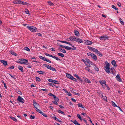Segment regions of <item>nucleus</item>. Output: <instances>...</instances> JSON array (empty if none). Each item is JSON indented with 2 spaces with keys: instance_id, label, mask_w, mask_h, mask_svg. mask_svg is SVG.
<instances>
[{
  "instance_id": "nucleus-34",
  "label": "nucleus",
  "mask_w": 125,
  "mask_h": 125,
  "mask_svg": "<svg viewBox=\"0 0 125 125\" xmlns=\"http://www.w3.org/2000/svg\"><path fill=\"white\" fill-rule=\"evenodd\" d=\"M58 113H61L63 115H64L65 114L64 112L60 110H58L57 111Z\"/></svg>"
},
{
  "instance_id": "nucleus-32",
  "label": "nucleus",
  "mask_w": 125,
  "mask_h": 125,
  "mask_svg": "<svg viewBox=\"0 0 125 125\" xmlns=\"http://www.w3.org/2000/svg\"><path fill=\"white\" fill-rule=\"evenodd\" d=\"M10 53L12 54V55L16 56L17 55V54L13 51H11L10 52Z\"/></svg>"
},
{
  "instance_id": "nucleus-31",
  "label": "nucleus",
  "mask_w": 125,
  "mask_h": 125,
  "mask_svg": "<svg viewBox=\"0 0 125 125\" xmlns=\"http://www.w3.org/2000/svg\"><path fill=\"white\" fill-rule=\"evenodd\" d=\"M57 55L62 57H63L64 56V54L62 53H58Z\"/></svg>"
},
{
  "instance_id": "nucleus-55",
  "label": "nucleus",
  "mask_w": 125,
  "mask_h": 125,
  "mask_svg": "<svg viewBox=\"0 0 125 125\" xmlns=\"http://www.w3.org/2000/svg\"><path fill=\"white\" fill-rule=\"evenodd\" d=\"M36 79L37 81H40L41 80L38 77H36Z\"/></svg>"
},
{
  "instance_id": "nucleus-24",
  "label": "nucleus",
  "mask_w": 125,
  "mask_h": 125,
  "mask_svg": "<svg viewBox=\"0 0 125 125\" xmlns=\"http://www.w3.org/2000/svg\"><path fill=\"white\" fill-rule=\"evenodd\" d=\"M47 2L49 4V5L50 6H54V4L51 1H48Z\"/></svg>"
},
{
  "instance_id": "nucleus-16",
  "label": "nucleus",
  "mask_w": 125,
  "mask_h": 125,
  "mask_svg": "<svg viewBox=\"0 0 125 125\" xmlns=\"http://www.w3.org/2000/svg\"><path fill=\"white\" fill-rule=\"evenodd\" d=\"M112 64L114 66H115L116 67L117 66L116 62L115 60H113L111 62Z\"/></svg>"
},
{
  "instance_id": "nucleus-23",
  "label": "nucleus",
  "mask_w": 125,
  "mask_h": 125,
  "mask_svg": "<svg viewBox=\"0 0 125 125\" xmlns=\"http://www.w3.org/2000/svg\"><path fill=\"white\" fill-rule=\"evenodd\" d=\"M84 81L88 83H91L89 79H88L87 78H85L84 80Z\"/></svg>"
},
{
  "instance_id": "nucleus-20",
  "label": "nucleus",
  "mask_w": 125,
  "mask_h": 125,
  "mask_svg": "<svg viewBox=\"0 0 125 125\" xmlns=\"http://www.w3.org/2000/svg\"><path fill=\"white\" fill-rule=\"evenodd\" d=\"M96 53L98 55L100 56L101 57L103 56L102 54L98 50L97 51Z\"/></svg>"
},
{
  "instance_id": "nucleus-25",
  "label": "nucleus",
  "mask_w": 125,
  "mask_h": 125,
  "mask_svg": "<svg viewBox=\"0 0 125 125\" xmlns=\"http://www.w3.org/2000/svg\"><path fill=\"white\" fill-rule=\"evenodd\" d=\"M97 93L99 94L100 96H103V93L100 91H97Z\"/></svg>"
},
{
  "instance_id": "nucleus-57",
  "label": "nucleus",
  "mask_w": 125,
  "mask_h": 125,
  "mask_svg": "<svg viewBox=\"0 0 125 125\" xmlns=\"http://www.w3.org/2000/svg\"><path fill=\"white\" fill-rule=\"evenodd\" d=\"M17 93L18 94L20 95H21L22 94V92L19 90L17 91Z\"/></svg>"
},
{
  "instance_id": "nucleus-52",
  "label": "nucleus",
  "mask_w": 125,
  "mask_h": 125,
  "mask_svg": "<svg viewBox=\"0 0 125 125\" xmlns=\"http://www.w3.org/2000/svg\"><path fill=\"white\" fill-rule=\"evenodd\" d=\"M73 123L76 125H77L78 123L76 121V120H74V121H73Z\"/></svg>"
},
{
  "instance_id": "nucleus-22",
  "label": "nucleus",
  "mask_w": 125,
  "mask_h": 125,
  "mask_svg": "<svg viewBox=\"0 0 125 125\" xmlns=\"http://www.w3.org/2000/svg\"><path fill=\"white\" fill-rule=\"evenodd\" d=\"M37 73L41 74H44L45 73L44 72H43L42 71H37Z\"/></svg>"
},
{
  "instance_id": "nucleus-50",
  "label": "nucleus",
  "mask_w": 125,
  "mask_h": 125,
  "mask_svg": "<svg viewBox=\"0 0 125 125\" xmlns=\"http://www.w3.org/2000/svg\"><path fill=\"white\" fill-rule=\"evenodd\" d=\"M85 60L86 61V62L88 63L90 61L89 59L88 58H86L85 59Z\"/></svg>"
},
{
  "instance_id": "nucleus-26",
  "label": "nucleus",
  "mask_w": 125,
  "mask_h": 125,
  "mask_svg": "<svg viewBox=\"0 0 125 125\" xmlns=\"http://www.w3.org/2000/svg\"><path fill=\"white\" fill-rule=\"evenodd\" d=\"M10 118L12 119L14 121L16 122L17 121V119L16 118H15L12 117V116H10Z\"/></svg>"
},
{
  "instance_id": "nucleus-39",
  "label": "nucleus",
  "mask_w": 125,
  "mask_h": 125,
  "mask_svg": "<svg viewBox=\"0 0 125 125\" xmlns=\"http://www.w3.org/2000/svg\"><path fill=\"white\" fill-rule=\"evenodd\" d=\"M112 104L113 105V106L114 107H115L116 106L117 107V106L116 104L113 101L112 102Z\"/></svg>"
},
{
  "instance_id": "nucleus-35",
  "label": "nucleus",
  "mask_w": 125,
  "mask_h": 125,
  "mask_svg": "<svg viewBox=\"0 0 125 125\" xmlns=\"http://www.w3.org/2000/svg\"><path fill=\"white\" fill-rule=\"evenodd\" d=\"M25 11L26 14H30L29 11L27 9H25Z\"/></svg>"
},
{
  "instance_id": "nucleus-56",
  "label": "nucleus",
  "mask_w": 125,
  "mask_h": 125,
  "mask_svg": "<svg viewBox=\"0 0 125 125\" xmlns=\"http://www.w3.org/2000/svg\"><path fill=\"white\" fill-rule=\"evenodd\" d=\"M54 100L55 101H57V102H58L59 99L58 98L56 97L54 99Z\"/></svg>"
},
{
  "instance_id": "nucleus-43",
  "label": "nucleus",
  "mask_w": 125,
  "mask_h": 125,
  "mask_svg": "<svg viewBox=\"0 0 125 125\" xmlns=\"http://www.w3.org/2000/svg\"><path fill=\"white\" fill-rule=\"evenodd\" d=\"M110 70L111 71V72H112V74H113L114 73L113 71L114 70V68L112 67H111V68L110 69Z\"/></svg>"
},
{
  "instance_id": "nucleus-63",
  "label": "nucleus",
  "mask_w": 125,
  "mask_h": 125,
  "mask_svg": "<svg viewBox=\"0 0 125 125\" xmlns=\"http://www.w3.org/2000/svg\"><path fill=\"white\" fill-rule=\"evenodd\" d=\"M45 54L46 55L50 57H51V55L49 54H48L47 53H45Z\"/></svg>"
},
{
  "instance_id": "nucleus-12",
  "label": "nucleus",
  "mask_w": 125,
  "mask_h": 125,
  "mask_svg": "<svg viewBox=\"0 0 125 125\" xmlns=\"http://www.w3.org/2000/svg\"><path fill=\"white\" fill-rule=\"evenodd\" d=\"M75 41L80 43H83V41L82 39L76 37L75 40Z\"/></svg>"
},
{
  "instance_id": "nucleus-6",
  "label": "nucleus",
  "mask_w": 125,
  "mask_h": 125,
  "mask_svg": "<svg viewBox=\"0 0 125 125\" xmlns=\"http://www.w3.org/2000/svg\"><path fill=\"white\" fill-rule=\"evenodd\" d=\"M17 101H19L20 103H24V100L21 96H19L18 97V98L17 99Z\"/></svg>"
},
{
  "instance_id": "nucleus-18",
  "label": "nucleus",
  "mask_w": 125,
  "mask_h": 125,
  "mask_svg": "<svg viewBox=\"0 0 125 125\" xmlns=\"http://www.w3.org/2000/svg\"><path fill=\"white\" fill-rule=\"evenodd\" d=\"M18 69L20 70L22 72H24L23 68L21 66H19L18 67Z\"/></svg>"
},
{
  "instance_id": "nucleus-14",
  "label": "nucleus",
  "mask_w": 125,
  "mask_h": 125,
  "mask_svg": "<svg viewBox=\"0 0 125 125\" xmlns=\"http://www.w3.org/2000/svg\"><path fill=\"white\" fill-rule=\"evenodd\" d=\"M76 37L75 36H71L69 38L70 41H71L73 40L75 41Z\"/></svg>"
},
{
  "instance_id": "nucleus-53",
  "label": "nucleus",
  "mask_w": 125,
  "mask_h": 125,
  "mask_svg": "<svg viewBox=\"0 0 125 125\" xmlns=\"http://www.w3.org/2000/svg\"><path fill=\"white\" fill-rule=\"evenodd\" d=\"M102 97L103 98L104 100H106L107 97L104 96H102Z\"/></svg>"
},
{
  "instance_id": "nucleus-60",
  "label": "nucleus",
  "mask_w": 125,
  "mask_h": 125,
  "mask_svg": "<svg viewBox=\"0 0 125 125\" xmlns=\"http://www.w3.org/2000/svg\"><path fill=\"white\" fill-rule=\"evenodd\" d=\"M117 5L119 7H120L121 6V4L120 2H118L117 3Z\"/></svg>"
},
{
  "instance_id": "nucleus-15",
  "label": "nucleus",
  "mask_w": 125,
  "mask_h": 125,
  "mask_svg": "<svg viewBox=\"0 0 125 125\" xmlns=\"http://www.w3.org/2000/svg\"><path fill=\"white\" fill-rule=\"evenodd\" d=\"M86 44L87 45H90L92 44L93 42L87 40L86 42H85Z\"/></svg>"
},
{
  "instance_id": "nucleus-33",
  "label": "nucleus",
  "mask_w": 125,
  "mask_h": 125,
  "mask_svg": "<svg viewBox=\"0 0 125 125\" xmlns=\"http://www.w3.org/2000/svg\"><path fill=\"white\" fill-rule=\"evenodd\" d=\"M78 107H80L83 108L84 107L82 105V104L81 103L78 104H77Z\"/></svg>"
},
{
  "instance_id": "nucleus-59",
  "label": "nucleus",
  "mask_w": 125,
  "mask_h": 125,
  "mask_svg": "<svg viewBox=\"0 0 125 125\" xmlns=\"http://www.w3.org/2000/svg\"><path fill=\"white\" fill-rule=\"evenodd\" d=\"M85 69L86 71H88V72H90V70L89 68L86 67L85 68Z\"/></svg>"
},
{
  "instance_id": "nucleus-47",
  "label": "nucleus",
  "mask_w": 125,
  "mask_h": 125,
  "mask_svg": "<svg viewBox=\"0 0 125 125\" xmlns=\"http://www.w3.org/2000/svg\"><path fill=\"white\" fill-rule=\"evenodd\" d=\"M77 116L78 117L79 119H80L81 120V121L82 120V118H81V117L80 115L79 114H78L77 115Z\"/></svg>"
},
{
  "instance_id": "nucleus-44",
  "label": "nucleus",
  "mask_w": 125,
  "mask_h": 125,
  "mask_svg": "<svg viewBox=\"0 0 125 125\" xmlns=\"http://www.w3.org/2000/svg\"><path fill=\"white\" fill-rule=\"evenodd\" d=\"M65 93H67V94L68 95L71 96L72 95V94H71L70 92H69L68 91L65 92Z\"/></svg>"
},
{
  "instance_id": "nucleus-29",
  "label": "nucleus",
  "mask_w": 125,
  "mask_h": 125,
  "mask_svg": "<svg viewBox=\"0 0 125 125\" xmlns=\"http://www.w3.org/2000/svg\"><path fill=\"white\" fill-rule=\"evenodd\" d=\"M65 49H67L69 50H71L72 49V48L71 47H68L66 46Z\"/></svg>"
},
{
  "instance_id": "nucleus-28",
  "label": "nucleus",
  "mask_w": 125,
  "mask_h": 125,
  "mask_svg": "<svg viewBox=\"0 0 125 125\" xmlns=\"http://www.w3.org/2000/svg\"><path fill=\"white\" fill-rule=\"evenodd\" d=\"M120 22L121 24L122 25L124 24V22L123 21L122 19L121 18L119 19Z\"/></svg>"
},
{
  "instance_id": "nucleus-46",
  "label": "nucleus",
  "mask_w": 125,
  "mask_h": 125,
  "mask_svg": "<svg viewBox=\"0 0 125 125\" xmlns=\"http://www.w3.org/2000/svg\"><path fill=\"white\" fill-rule=\"evenodd\" d=\"M41 114L44 116L45 117H47V115L46 114H45V113H43V112Z\"/></svg>"
},
{
  "instance_id": "nucleus-7",
  "label": "nucleus",
  "mask_w": 125,
  "mask_h": 125,
  "mask_svg": "<svg viewBox=\"0 0 125 125\" xmlns=\"http://www.w3.org/2000/svg\"><path fill=\"white\" fill-rule=\"evenodd\" d=\"M32 103L33 104V105L35 108V109H36L37 108V107H40V105L34 100H33Z\"/></svg>"
},
{
  "instance_id": "nucleus-48",
  "label": "nucleus",
  "mask_w": 125,
  "mask_h": 125,
  "mask_svg": "<svg viewBox=\"0 0 125 125\" xmlns=\"http://www.w3.org/2000/svg\"><path fill=\"white\" fill-rule=\"evenodd\" d=\"M77 79L79 80V82H82V79H81V78L79 76Z\"/></svg>"
},
{
  "instance_id": "nucleus-38",
  "label": "nucleus",
  "mask_w": 125,
  "mask_h": 125,
  "mask_svg": "<svg viewBox=\"0 0 125 125\" xmlns=\"http://www.w3.org/2000/svg\"><path fill=\"white\" fill-rule=\"evenodd\" d=\"M94 68L95 69V70L97 71H99V69L95 65H94Z\"/></svg>"
},
{
  "instance_id": "nucleus-27",
  "label": "nucleus",
  "mask_w": 125,
  "mask_h": 125,
  "mask_svg": "<svg viewBox=\"0 0 125 125\" xmlns=\"http://www.w3.org/2000/svg\"><path fill=\"white\" fill-rule=\"evenodd\" d=\"M36 110L37 112L41 114L42 112V111L38 109V108L36 109Z\"/></svg>"
},
{
  "instance_id": "nucleus-11",
  "label": "nucleus",
  "mask_w": 125,
  "mask_h": 125,
  "mask_svg": "<svg viewBox=\"0 0 125 125\" xmlns=\"http://www.w3.org/2000/svg\"><path fill=\"white\" fill-rule=\"evenodd\" d=\"M0 62L2 63L5 66H6L8 64V63L6 61L4 60H1L0 61Z\"/></svg>"
},
{
  "instance_id": "nucleus-62",
  "label": "nucleus",
  "mask_w": 125,
  "mask_h": 125,
  "mask_svg": "<svg viewBox=\"0 0 125 125\" xmlns=\"http://www.w3.org/2000/svg\"><path fill=\"white\" fill-rule=\"evenodd\" d=\"M36 35H37L38 36H42V34L40 33H36Z\"/></svg>"
},
{
  "instance_id": "nucleus-8",
  "label": "nucleus",
  "mask_w": 125,
  "mask_h": 125,
  "mask_svg": "<svg viewBox=\"0 0 125 125\" xmlns=\"http://www.w3.org/2000/svg\"><path fill=\"white\" fill-rule=\"evenodd\" d=\"M19 60L21 61L22 64H25L27 63L26 62H27V60L26 59H23L22 58H20L19 59Z\"/></svg>"
},
{
  "instance_id": "nucleus-3",
  "label": "nucleus",
  "mask_w": 125,
  "mask_h": 125,
  "mask_svg": "<svg viewBox=\"0 0 125 125\" xmlns=\"http://www.w3.org/2000/svg\"><path fill=\"white\" fill-rule=\"evenodd\" d=\"M27 27L31 31L33 32H35L37 30L36 28L33 26H27Z\"/></svg>"
},
{
  "instance_id": "nucleus-21",
  "label": "nucleus",
  "mask_w": 125,
  "mask_h": 125,
  "mask_svg": "<svg viewBox=\"0 0 125 125\" xmlns=\"http://www.w3.org/2000/svg\"><path fill=\"white\" fill-rule=\"evenodd\" d=\"M74 31L75 34L76 36H78L79 35V33L76 30H75Z\"/></svg>"
},
{
  "instance_id": "nucleus-37",
  "label": "nucleus",
  "mask_w": 125,
  "mask_h": 125,
  "mask_svg": "<svg viewBox=\"0 0 125 125\" xmlns=\"http://www.w3.org/2000/svg\"><path fill=\"white\" fill-rule=\"evenodd\" d=\"M98 51V50L95 48H93V49H92V51H93V52L96 53L97 51Z\"/></svg>"
},
{
  "instance_id": "nucleus-36",
  "label": "nucleus",
  "mask_w": 125,
  "mask_h": 125,
  "mask_svg": "<svg viewBox=\"0 0 125 125\" xmlns=\"http://www.w3.org/2000/svg\"><path fill=\"white\" fill-rule=\"evenodd\" d=\"M8 74L10 75L11 77L13 78L14 79H15L16 78L15 77V75H12L11 74L9 73Z\"/></svg>"
},
{
  "instance_id": "nucleus-1",
  "label": "nucleus",
  "mask_w": 125,
  "mask_h": 125,
  "mask_svg": "<svg viewBox=\"0 0 125 125\" xmlns=\"http://www.w3.org/2000/svg\"><path fill=\"white\" fill-rule=\"evenodd\" d=\"M106 66H105V69H104L105 72L108 73H110V64L108 62H105Z\"/></svg>"
},
{
  "instance_id": "nucleus-10",
  "label": "nucleus",
  "mask_w": 125,
  "mask_h": 125,
  "mask_svg": "<svg viewBox=\"0 0 125 125\" xmlns=\"http://www.w3.org/2000/svg\"><path fill=\"white\" fill-rule=\"evenodd\" d=\"M21 0H15L13 2V3L15 4H21Z\"/></svg>"
},
{
  "instance_id": "nucleus-58",
  "label": "nucleus",
  "mask_w": 125,
  "mask_h": 125,
  "mask_svg": "<svg viewBox=\"0 0 125 125\" xmlns=\"http://www.w3.org/2000/svg\"><path fill=\"white\" fill-rule=\"evenodd\" d=\"M81 60L86 65L87 64L86 60H85L84 59H82Z\"/></svg>"
},
{
  "instance_id": "nucleus-41",
  "label": "nucleus",
  "mask_w": 125,
  "mask_h": 125,
  "mask_svg": "<svg viewBox=\"0 0 125 125\" xmlns=\"http://www.w3.org/2000/svg\"><path fill=\"white\" fill-rule=\"evenodd\" d=\"M112 7L113 8L115 9V10H118V9L117 8H116L115 6L114 5H112Z\"/></svg>"
},
{
  "instance_id": "nucleus-9",
  "label": "nucleus",
  "mask_w": 125,
  "mask_h": 125,
  "mask_svg": "<svg viewBox=\"0 0 125 125\" xmlns=\"http://www.w3.org/2000/svg\"><path fill=\"white\" fill-rule=\"evenodd\" d=\"M108 38V36L106 35H103L100 37L99 39L102 40H106Z\"/></svg>"
},
{
  "instance_id": "nucleus-5",
  "label": "nucleus",
  "mask_w": 125,
  "mask_h": 125,
  "mask_svg": "<svg viewBox=\"0 0 125 125\" xmlns=\"http://www.w3.org/2000/svg\"><path fill=\"white\" fill-rule=\"evenodd\" d=\"M99 82L100 84L102 86V87L104 88H105L106 85V82L105 80H103L101 81H100Z\"/></svg>"
},
{
  "instance_id": "nucleus-51",
  "label": "nucleus",
  "mask_w": 125,
  "mask_h": 125,
  "mask_svg": "<svg viewBox=\"0 0 125 125\" xmlns=\"http://www.w3.org/2000/svg\"><path fill=\"white\" fill-rule=\"evenodd\" d=\"M89 64H91V65H94L95 64H94V63L93 62L90 61L89 62Z\"/></svg>"
},
{
  "instance_id": "nucleus-4",
  "label": "nucleus",
  "mask_w": 125,
  "mask_h": 125,
  "mask_svg": "<svg viewBox=\"0 0 125 125\" xmlns=\"http://www.w3.org/2000/svg\"><path fill=\"white\" fill-rule=\"evenodd\" d=\"M43 65L47 67L48 69H50L51 70H52L53 71H56V70L54 68H53L52 67L46 64H43Z\"/></svg>"
},
{
  "instance_id": "nucleus-19",
  "label": "nucleus",
  "mask_w": 125,
  "mask_h": 125,
  "mask_svg": "<svg viewBox=\"0 0 125 125\" xmlns=\"http://www.w3.org/2000/svg\"><path fill=\"white\" fill-rule=\"evenodd\" d=\"M39 57L40 58L44 61H46V60L47 59L46 58L43 57L41 56H39Z\"/></svg>"
},
{
  "instance_id": "nucleus-42",
  "label": "nucleus",
  "mask_w": 125,
  "mask_h": 125,
  "mask_svg": "<svg viewBox=\"0 0 125 125\" xmlns=\"http://www.w3.org/2000/svg\"><path fill=\"white\" fill-rule=\"evenodd\" d=\"M24 49L25 50L27 51L28 52L30 51V49L27 47H26L24 48Z\"/></svg>"
},
{
  "instance_id": "nucleus-30",
  "label": "nucleus",
  "mask_w": 125,
  "mask_h": 125,
  "mask_svg": "<svg viewBox=\"0 0 125 125\" xmlns=\"http://www.w3.org/2000/svg\"><path fill=\"white\" fill-rule=\"evenodd\" d=\"M49 85L52 86L53 87H55L56 88H58V86H56L55 85L52 83H50L49 84Z\"/></svg>"
},
{
  "instance_id": "nucleus-54",
  "label": "nucleus",
  "mask_w": 125,
  "mask_h": 125,
  "mask_svg": "<svg viewBox=\"0 0 125 125\" xmlns=\"http://www.w3.org/2000/svg\"><path fill=\"white\" fill-rule=\"evenodd\" d=\"M55 120L58 121L59 122H62V121L61 120L59 119H58V118H57L55 117Z\"/></svg>"
},
{
  "instance_id": "nucleus-61",
  "label": "nucleus",
  "mask_w": 125,
  "mask_h": 125,
  "mask_svg": "<svg viewBox=\"0 0 125 125\" xmlns=\"http://www.w3.org/2000/svg\"><path fill=\"white\" fill-rule=\"evenodd\" d=\"M117 80L118 81L120 82H121L122 81V80L120 78H118L117 79Z\"/></svg>"
},
{
  "instance_id": "nucleus-45",
  "label": "nucleus",
  "mask_w": 125,
  "mask_h": 125,
  "mask_svg": "<svg viewBox=\"0 0 125 125\" xmlns=\"http://www.w3.org/2000/svg\"><path fill=\"white\" fill-rule=\"evenodd\" d=\"M60 52H63L64 53H66V51L64 49H63L61 51V50H60Z\"/></svg>"
},
{
  "instance_id": "nucleus-49",
  "label": "nucleus",
  "mask_w": 125,
  "mask_h": 125,
  "mask_svg": "<svg viewBox=\"0 0 125 125\" xmlns=\"http://www.w3.org/2000/svg\"><path fill=\"white\" fill-rule=\"evenodd\" d=\"M71 80H72L73 81H75L76 82H77V81L76 80V79L75 78H74L72 76V78L71 79Z\"/></svg>"
},
{
  "instance_id": "nucleus-64",
  "label": "nucleus",
  "mask_w": 125,
  "mask_h": 125,
  "mask_svg": "<svg viewBox=\"0 0 125 125\" xmlns=\"http://www.w3.org/2000/svg\"><path fill=\"white\" fill-rule=\"evenodd\" d=\"M53 80H52V79H49L48 80V81L50 82H53Z\"/></svg>"
},
{
  "instance_id": "nucleus-17",
  "label": "nucleus",
  "mask_w": 125,
  "mask_h": 125,
  "mask_svg": "<svg viewBox=\"0 0 125 125\" xmlns=\"http://www.w3.org/2000/svg\"><path fill=\"white\" fill-rule=\"evenodd\" d=\"M66 77L69 78V79H71L72 77V76L69 73H67L66 74Z\"/></svg>"
},
{
  "instance_id": "nucleus-2",
  "label": "nucleus",
  "mask_w": 125,
  "mask_h": 125,
  "mask_svg": "<svg viewBox=\"0 0 125 125\" xmlns=\"http://www.w3.org/2000/svg\"><path fill=\"white\" fill-rule=\"evenodd\" d=\"M87 55L88 56L91 57L93 60L94 61H96L97 57L96 55L93 53L91 52H89L87 53Z\"/></svg>"
},
{
  "instance_id": "nucleus-40",
  "label": "nucleus",
  "mask_w": 125,
  "mask_h": 125,
  "mask_svg": "<svg viewBox=\"0 0 125 125\" xmlns=\"http://www.w3.org/2000/svg\"><path fill=\"white\" fill-rule=\"evenodd\" d=\"M52 83H55V84H59L58 82L56 80H53L52 82Z\"/></svg>"
},
{
  "instance_id": "nucleus-13",
  "label": "nucleus",
  "mask_w": 125,
  "mask_h": 125,
  "mask_svg": "<svg viewBox=\"0 0 125 125\" xmlns=\"http://www.w3.org/2000/svg\"><path fill=\"white\" fill-rule=\"evenodd\" d=\"M21 4H22L23 5H26L28 6L30 5V4L29 3L25 2L24 1H23L21 0Z\"/></svg>"
}]
</instances>
